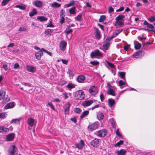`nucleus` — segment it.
<instances>
[{"instance_id":"27","label":"nucleus","mask_w":155,"mask_h":155,"mask_svg":"<svg viewBox=\"0 0 155 155\" xmlns=\"http://www.w3.org/2000/svg\"><path fill=\"white\" fill-rule=\"evenodd\" d=\"M116 21L115 23L119 26L120 27H122L124 25V20H116Z\"/></svg>"},{"instance_id":"52","label":"nucleus","mask_w":155,"mask_h":155,"mask_svg":"<svg viewBox=\"0 0 155 155\" xmlns=\"http://www.w3.org/2000/svg\"><path fill=\"white\" fill-rule=\"evenodd\" d=\"M65 13V11L63 9H62L61 10L60 12V17H65V15L64 14Z\"/></svg>"},{"instance_id":"5","label":"nucleus","mask_w":155,"mask_h":155,"mask_svg":"<svg viewBox=\"0 0 155 155\" xmlns=\"http://www.w3.org/2000/svg\"><path fill=\"white\" fill-rule=\"evenodd\" d=\"M96 132L97 133V135L100 137H105L107 135V133L106 129H105L99 130Z\"/></svg>"},{"instance_id":"44","label":"nucleus","mask_w":155,"mask_h":155,"mask_svg":"<svg viewBox=\"0 0 155 155\" xmlns=\"http://www.w3.org/2000/svg\"><path fill=\"white\" fill-rule=\"evenodd\" d=\"M74 111L77 114H79L81 112V110L79 108L76 107L74 109Z\"/></svg>"},{"instance_id":"62","label":"nucleus","mask_w":155,"mask_h":155,"mask_svg":"<svg viewBox=\"0 0 155 155\" xmlns=\"http://www.w3.org/2000/svg\"><path fill=\"white\" fill-rule=\"evenodd\" d=\"M27 30V29L25 28L24 27H21L19 30H18V31H26Z\"/></svg>"},{"instance_id":"39","label":"nucleus","mask_w":155,"mask_h":155,"mask_svg":"<svg viewBox=\"0 0 155 155\" xmlns=\"http://www.w3.org/2000/svg\"><path fill=\"white\" fill-rule=\"evenodd\" d=\"M90 64L93 66H97L99 64V62L97 60L94 61H91L90 62Z\"/></svg>"},{"instance_id":"11","label":"nucleus","mask_w":155,"mask_h":155,"mask_svg":"<svg viewBox=\"0 0 155 155\" xmlns=\"http://www.w3.org/2000/svg\"><path fill=\"white\" fill-rule=\"evenodd\" d=\"M86 79L85 76L83 75L78 76L77 78V81L78 82L80 83H83Z\"/></svg>"},{"instance_id":"36","label":"nucleus","mask_w":155,"mask_h":155,"mask_svg":"<svg viewBox=\"0 0 155 155\" xmlns=\"http://www.w3.org/2000/svg\"><path fill=\"white\" fill-rule=\"evenodd\" d=\"M119 76L121 78L123 79L124 80H125V73L124 72H119Z\"/></svg>"},{"instance_id":"31","label":"nucleus","mask_w":155,"mask_h":155,"mask_svg":"<svg viewBox=\"0 0 155 155\" xmlns=\"http://www.w3.org/2000/svg\"><path fill=\"white\" fill-rule=\"evenodd\" d=\"M95 86H91L89 89V91L90 94H92V95H94V94H92L93 93H95V90L94 88Z\"/></svg>"},{"instance_id":"17","label":"nucleus","mask_w":155,"mask_h":155,"mask_svg":"<svg viewBox=\"0 0 155 155\" xmlns=\"http://www.w3.org/2000/svg\"><path fill=\"white\" fill-rule=\"evenodd\" d=\"M28 123L29 126L32 127L35 124V120L32 118H29L28 119Z\"/></svg>"},{"instance_id":"32","label":"nucleus","mask_w":155,"mask_h":155,"mask_svg":"<svg viewBox=\"0 0 155 155\" xmlns=\"http://www.w3.org/2000/svg\"><path fill=\"white\" fill-rule=\"evenodd\" d=\"M82 15L81 13H80L76 17H75V19L78 21H81L82 20Z\"/></svg>"},{"instance_id":"50","label":"nucleus","mask_w":155,"mask_h":155,"mask_svg":"<svg viewBox=\"0 0 155 155\" xmlns=\"http://www.w3.org/2000/svg\"><path fill=\"white\" fill-rule=\"evenodd\" d=\"M20 120V119H13L11 122V123H14L15 124L17 123V122H19Z\"/></svg>"},{"instance_id":"12","label":"nucleus","mask_w":155,"mask_h":155,"mask_svg":"<svg viewBox=\"0 0 155 155\" xmlns=\"http://www.w3.org/2000/svg\"><path fill=\"white\" fill-rule=\"evenodd\" d=\"M43 55V51L42 50L37 52L35 53V56L37 59L39 60Z\"/></svg>"},{"instance_id":"13","label":"nucleus","mask_w":155,"mask_h":155,"mask_svg":"<svg viewBox=\"0 0 155 155\" xmlns=\"http://www.w3.org/2000/svg\"><path fill=\"white\" fill-rule=\"evenodd\" d=\"M110 40V38H108L106 39L105 43H104L103 45L104 48H108L110 47V43L109 41Z\"/></svg>"},{"instance_id":"2","label":"nucleus","mask_w":155,"mask_h":155,"mask_svg":"<svg viewBox=\"0 0 155 155\" xmlns=\"http://www.w3.org/2000/svg\"><path fill=\"white\" fill-rule=\"evenodd\" d=\"M17 147L15 145L11 146L8 149L9 155H17L18 153Z\"/></svg>"},{"instance_id":"15","label":"nucleus","mask_w":155,"mask_h":155,"mask_svg":"<svg viewBox=\"0 0 155 155\" xmlns=\"http://www.w3.org/2000/svg\"><path fill=\"white\" fill-rule=\"evenodd\" d=\"M9 131L8 128H5L4 126L0 127V133L5 134Z\"/></svg>"},{"instance_id":"9","label":"nucleus","mask_w":155,"mask_h":155,"mask_svg":"<svg viewBox=\"0 0 155 155\" xmlns=\"http://www.w3.org/2000/svg\"><path fill=\"white\" fill-rule=\"evenodd\" d=\"M84 145L83 140H81L78 143L75 144V147L79 149H82L83 148Z\"/></svg>"},{"instance_id":"63","label":"nucleus","mask_w":155,"mask_h":155,"mask_svg":"<svg viewBox=\"0 0 155 155\" xmlns=\"http://www.w3.org/2000/svg\"><path fill=\"white\" fill-rule=\"evenodd\" d=\"M64 17H61V18L59 22L61 24H63V23H64L65 22V18H64Z\"/></svg>"},{"instance_id":"57","label":"nucleus","mask_w":155,"mask_h":155,"mask_svg":"<svg viewBox=\"0 0 155 155\" xmlns=\"http://www.w3.org/2000/svg\"><path fill=\"white\" fill-rule=\"evenodd\" d=\"M70 120L72 121L73 122H74V123H76L77 122V118L75 117H74L72 118H71Z\"/></svg>"},{"instance_id":"21","label":"nucleus","mask_w":155,"mask_h":155,"mask_svg":"<svg viewBox=\"0 0 155 155\" xmlns=\"http://www.w3.org/2000/svg\"><path fill=\"white\" fill-rule=\"evenodd\" d=\"M107 93L108 94H109L113 96H115L116 95V93L114 89L110 88H108V90L107 91Z\"/></svg>"},{"instance_id":"61","label":"nucleus","mask_w":155,"mask_h":155,"mask_svg":"<svg viewBox=\"0 0 155 155\" xmlns=\"http://www.w3.org/2000/svg\"><path fill=\"white\" fill-rule=\"evenodd\" d=\"M22 84L23 85H25V86H28V87H31V85L30 83H22Z\"/></svg>"},{"instance_id":"16","label":"nucleus","mask_w":155,"mask_h":155,"mask_svg":"<svg viewBox=\"0 0 155 155\" xmlns=\"http://www.w3.org/2000/svg\"><path fill=\"white\" fill-rule=\"evenodd\" d=\"M94 31L96 33L95 35V37L97 38H100L101 37V32L96 27L94 28Z\"/></svg>"},{"instance_id":"28","label":"nucleus","mask_w":155,"mask_h":155,"mask_svg":"<svg viewBox=\"0 0 155 155\" xmlns=\"http://www.w3.org/2000/svg\"><path fill=\"white\" fill-rule=\"evenodd\" d=\"M37 19L41 21H46L48 20V18L44 16H39L37 17Z\"/></svg>"},{"instance_id":"19","label":"nucleus","mask_w":155,"mask_h":155,"mask_svg":"<svg viewBox=\"0 0 155 155\" xmlns=\"http://www.w3.org/2000/svg\"><path fill=\"white\" fill-rule=\"evenodd\" d=\"M43 5L42 2L40 1L36 0L34 2V5L38 8H41Z\"/></svg>"},{"instance_id":"45","label":"nucleus","mask_w":155,"mask_h":155,"mask_svg":"<svg viewBox=\"0 0 155 155\" xmlns=\"http://www.w3.org/2000/svg\"><path fill=\"white\" fill-rule=\"evenodd\" d=\"M11 0H3L2 2L1 5L2 6L6 5L8 2Z\"/></svg>"},{"instance_id":"54","label":"nucleus","mask_w":155,"mask_h":155,"mask_svg":"<svg viewBox=\"0 0 155 155\" xmlns=\"http://www.w3.org/2000/svg\"><path fill=\"white\" fill-rule=\"evenodd\" d=\"M116 134L119 137H122V135L119 131L118 129H117L116 132Z\"/></svg>"},{"instance_id":"40","label":"nucleus","mask_w":155,"mask_h":155,"mask_svg":"<svg viewBox=\"0 0 155 155\" xmlns=\"http://www.w3.org/2000/svg\"><path fill=\"white\" fill-rule=\"evenodd\" d=\"M15 7L18 8L21 10H25L26 9V6L25 5H17L15 6Z\"/></svg>"},{"instance_id":"3","label":"nucleus","mask_w":155,"mask_h":155,"mask_svg":"<svg viewBox=\"0 0 155 155\" xmlns=\"http://www.w3.org/2000/svg\"><path fill=\"white\" fill-rule=\"evenodd\" d=\"M90 56L91 58H97V57H102L103 55L99 50L97 49L91 52Z\"/></svg>"},{"instance_id":"60","label":"nucleus","mask_w":155,"mask_h":155,"mask_svg":"<svg viewBox=\"0 0 155 155\" xmlns=\"http://www.w3.org/2000/svg\"><path fill=\"white\" fill-rule=\"evenodd\" d=\"M114 11V9L112 8L111 6H109V11L108 12L109 13H110L112 12H113Z\"/></svg>"},{"instance_id":"6","label":"nucleus","mask_w":155,"mask_h":155,"mask_svg":"<svg viewBox=\"0 0 155 155\" xmlns=\"http://www.w3.org/2000/svg\"><path fill=\"white\" fill-rule=\"evenodd\" d=\"M144 52L141 50H140L134 53L133 54V56L135 58H141L143 56Z\"/></svg>"},{"instance_id":"43","label":"nucleus","mask_w":155,"mask_h":155,"mask_svg":"<svg viewBox=\"0 0 155 155\" xmlns=\"http://www.w3.org/2000/svg\"><path fill=\"white\" fill-rule=\"evenodd\" d=\"M75 87V85L71 83L68 84L67 86V87L68 89H72L74 88Z\"/></svg>"},{"instance_id":"18","label":"nucleus","mask_w":155,"mask_h":155,"mask_svg":"<svg viewBox=\"0 0 155 155\" xmlns=\"http://www.w3.org/2000/svg\"><path fill=\"white\" fill-rule=\"evenodd\" d=\"M14 102H12L7 104L5 107V109L11 108H13L15 106Z\"/></svg>"},{"instance_id":"8","label":"nucleus","mask_w":155,"mask_h":155,"mask_svg":"<svg viewBox=\"0 0 155 155\" xmlns=\"http://www.w3.org/2000/svg\"><path fill=\"white\" fill-rule=\"evenodd\" d=\"M93 101L92 100L85 101L82 102V105L84 107L91 105L93 103Z\"/></svg>"},{"instance_id":"48","label":"nucleus","mask_w":155,"mask_h":155,"mask_svg":"<svg viewBox=\"0 0 155 155\" xmlns=\"http://www.w3.org/2000/svg\"><path fill=\"white\" fill-rule=\"evenodd\" d=\"M141 45L140 43H136V44L135 45V48H140L141 47Z\"/></svg>"},{"instance_id":"20","label":"nucleus","mask_w":155,"mask_h":155,"mask_svg":"<svg viewBox=\"0 0 155 155\" xmlns=\"http://www.w3.org/2000/svg\"><path fill=\"white\" fill-rule=\"evenodd\" d=\"M147 27L149 29H150L151 30H149L145 28L144 29L146 31H152L153 32H154L155 33V29H154V27L153 25L149 23L148 24L147 26Z\"/></svg>"},{"instance_id":"14","label":"nucleus","mask_w":155,"mask_h":155,"mask_svg":"<svg viewBox=\"0 0 155 155\" xmlns=\"http://www.w3.org/2000/svg\"><path fill=\"white\" fill-rule=\"evenodd\" d=\"M26 69L28 71L32 72H35L36 70L35 67L31 65H28L26 66Z\"/></svg>"},{"instance_id":"38","label":"nucleus","mask_w":155,"mask_h":155,"mask_svg":"<svg viewBox=\"0 0 155 155\" xmlns=\"http://www.w3.org/2000/svg\"><path fill=\"white\" fill-rule=\"evenodd\" d=\"M124 142L122 140H120L117 143L114 145V146L115 147H120L121 145H123L124 143Z\"/></svg>"},{"instance_id":"56","label":"nucleus","mask_w":155,"mask_h":155,"mask_svg":"<svg viewBox=\"0 0 155 155\" xmlns=\"http://www.w3.org/2000/svg\"><path fill=\"white\" fill-rule=\"evenodd\" d=\"M5 113L3 112L1 113L0 114V118H5Z\"/></svg>"},{"instance_id":"22","label":"nucleus","mask_w":155,"mask_h":155,"mask_svg":"<svg viewBox=\"0 0 155 155\" xmlns=\"http://www.w3.org/2000/svg\"><path fill=\"white\" fill-rule=\"evenodd\" d=\"M70 106L69 103L65 105V107L64 109V113L65 114H68L69 112V108Z\"/></svg>"},{"instance_id":"29","label":"nucleus","mask_w":155,"mask_h":155,"mask_svg":"<svg viewBox=\"0 0 155 155\" xmlns=\"http://www.w3.org/2000/svg\"><path fill=\"white\" fill-rule=\"evenodd\" d=\"M89 114V110H85L84 111L82 114L80 115V118L82 119L84 118L87 115Z\"/></svg>"},{"instance_id":"1","label":"nucleus","mask_w":155,"mask_h":155,"mask_svg":"<svg viewBox=\"0 0 155 155\" xmlns=\"http://www.w3.org/2000/svg\"><path fill=\"white\" fill-rule=\"evenodd\" d=\"M84 92L82 90H79L77 91L75 93V97H77V99L78 100H82L85 97Z\"/></svg>"},{"instance_id":"59","label":"nucleus","mask_w":155,"mask_h":155,"mask_svg":"<svg viewBox=\"0 0 155 155\" xmlns=\"http://www.w3.org/2000/svg\"><path fill=\"white\" fill-rule=\"evenodd\" d=\"M72 32V29H70L69 30H66L65 31V33H66L67 35L71 33Z\"/></svg>"},{"instance_id":"33","label":"nucleus","mask_w":155,"mask_h":155,"mask_svg":"<svg viewBox=\"0 0 155 155\" xmlns=\"http://www.w3.org/2000/svg\"><path fill=\"white\" fill-rule=\"evenodd\" d=\"M37 14V12L35 8H34L32 11L29 13V15L31 17H32L35 15Z\"/></svg>"},{"instance_id":"4","label":"nucleus","mask_w":155,"mask_h":155,"mask_svg":"<svg viewBox=\"0 0 155 155\" xmlns=\"http://www.w3.org/2000/svg\"><path fill=\"white\" fill-rule=\"evenodd\" d=\"M98 127L97 123L94 122L92 124H90L87 127V129L89 130L93 131L97 129Z\"/></svg>"},{"instance_id":"23","label":"nucleus","mask_w":155,"mask_h":155,"mask_svg":"<svg viewBox=\"0 0 155 155\" xmlns=\"http://www.w3.org/2000/svg\"><path fill=\"white\" fill-rule=\"evenodd\" d=\"M115 100L112 98H109L108 100V105L110 107H112L115 104Z\"/></svg>"},{"instance_id":"46","label":"nucleus","mask_w":155,"mask_h":155,"mask_svg":"<svg viewBox=\"0 0 155 155\" xmlns=\"http://www.w3.org/2000/svg\"><path fill=\"white\" fill-rule=\"evenodd\" d=\"M106 63L107 65L111 68H114V65L112 63L109 62L108 61H106Z\"/></svg>"},{"instance_id":"10","label":"nucleus","mask_w":155,"mask_h":155,"mask_svg":"<svg viewBox=\"0 0 155 155\" xmlns=\"http://www.w3.org/2000/svg\"><path fill=\"white\" fill-rule=\"evenodd\" d=\"M15 137V134L14 133H11L8 135L6 137V139L8 141L13 140Z\"/></svg>"},{"instance_id":"24","label":"nucleus","mask_w":155,"mask_h":155,"mask_svg":"<svg viewBox=\"0 0 155 155\" xmlns=\"http://www.w3.org/2000/svg\"><path fill=\"white\" fill-rule=\"evenodd\" d=\"M116 152L117 155H125L127 153V151L123 149L117 150Z\"/></svg>"},{"instance_id":"51","label":"nucleus","mask_w":155,"mask_h":155,"mask_svg":"<svg viewBox=\"0 0 155 155\" xmlns=\"http://www.w3.org/2000/svg\"><path fill=\"white\" fill-rule=\"evenodd\" d=\"M52 30L51 29H47L45 31V34L46 35H49L51 34L52 32Z\"/></svg>"},{"instance_id":"49","label":"nucleus","mask_w":155,"mask_h":155,"mask_svg":"<svg viewBox=\"0 0 155 155\" xmlns=\"http://www.w3.org/2000/svg\"><path fill=\"white\" fill-rule=\"evenodd\" d=\"M148 20L151 22H154L155 21V17L154 16H151L148 19Z\"/></svg>"},{"instance_id":"25","label":"nucleus","mask_w":155,"mask_h":155,"mask_svg":"<svg viewBox=\"0 0 155 155\" xmlns=\"http://www.w3.org/2000/svg\"><path fill=\"white\" fill-rule=\"evenodd\" d=\"M67 42L64 41H61L60 42V47L61 48H65L67 45Z\"/></svg>"},{"instance_id":"35","label":"nucleus","mask_w":155,"mask_h":155,"mask_svg":"<svg viewBox=\"0 0 155 155\" xmlns=\"http://www.w3.org/2000/svg\"><path fill=\"white\" fill-rule=\"evenodd\" d=\"M75 7H74L69 9V12L70 14L74 15L76 14Z\"/></svg>"},{"instance_id":"53","label":"nucleus","mask_w":155,"mask_h":155,"mask_svg":"<svg viewBox=\"0 0 155 155\" xmlns=\"http://www.w3.org/2000/svg\"><path fill=\"white\" fill-rule=\"evenodd\" d=\"M125 82L124 81L122 80H120L119 81V86H121L122 85H125Z\"/></svg>"},{"instance_id":"41","label":"nucleus","mask_w":155,"mask_h":155,"mask_svg":"<svg viewBox=\"0 0 155 155\" xmlns=\"http://www.w3.org/2000/svg\"><path fill=\"white\" fill-rule=\"evenodd\" d=\"M106 19V16L104 15H102L100 16V18L99 20V22H103Z\"/></svg>"},{"instance_id":"37","label":"nucleus","mask_w":155,"mask_h":155,"mask_svg":"<svg viewBox=\"0 0 155 155\" xmlns=\"http://www.w3.org/2000/svg\"><path fill=\"white\" fill-rule=\"evenodd\" d=\"M5 92L3 91H0V100L2 99L5 97Z\"/></svg>"},{"instance_id":"26","label":"nucleus","mask_w":155,"mask_h":155,"mask_svg":"<svg viewBox=\"0 0 155 155\" xmlns=\"http://www.w3.org/2000/svg\"><path fill=\"white\" fill-rule=\"evenodd\" d=\"M61 4L56 2H54L51 4V7L53 8H56L60 7Z\"/></svg>"},{"instance_id":"7","label":"nucleus","mask_w":155,"mask_h":155,"mask_svg":"<svg viewBox=\"0 0 155 155\" xmlns=\"http://www.w3.org/2000/svg\"><path fill=\"white\" fill-rule=\"evenodd\" d=\"M99 143V140L95 138L93 140L90 142L91 145L94 147H97L98 146V144Z\"/></svg>"},{"instance_id":"30","label":"nucleus","mask_w":155,"mask_h":155,"mask_svg":"<svg viewBox=\"0 0 155 155\" xmlns=\"http://www.w3.org/2000/svg\"><path fill=\"white\" fill-rule=\"evenodd\" d=\"M97 119L99 120H102L104 117V115L102 113L99 112L97 114Z\"/></svg>"},{"instance_id":"42","label":"nucleus","mask_w":155,"mask_h":155,"mask_svg":"<svg viewBox=\"0 0 155 155\" xmlns=\"http://www.w3.org/2000/svg\"><path fill=\"white\" fill-rule=\"evenodd\" d=\"M75 4V1L72 0L71 1L70 3L66 5L67 7H69L71 6H72L74 5Z\"/></svg>"},{"instance_id":"47","label":"nucleus","mask_w":155,"mask_h":155,"mask_svg":"<svg viewBox=\"0 0 155 155\" xmlns=\"http://www.w3.org/2000/svg\"><path fill=\"white\" fill-rule=\"evenodd\" d=\"M119 34L116 31L113 34L112 36L110 37V40H111L113 38L115 37L117 35Z\"/></svg>"},{"instance_id":"58","label":"nucleus","mask_w":155,"mask_h":155,"mask_svg":"<svg viewBox=\"0 0 155 155\" xmlns=\"http://www.w3.org/2000/svg\"><path fill=\"white\" fill-rule=\"evenodd\" d=\"M48 105H49L51 107V108L53 110H55V108H54V107L53 105V104L51 102H49L48 104Z\"/></svg>"},{"instance_id":"64","label":"nucleus","mask_w":155,"mask_h":155,"mask_svg":"<svg viewBox=\"0 0 155 155\" xmlns=\"http://www.w3.org/2000/svg\"><path fill=\"white\" fill-rule=\"evenodd\" d=\"M100 98L101 101H103L104 100V97L102 93L100 95Z\"/></svg>"},{"instance_id":"34","label":"nucleus","mask_w":155,"mask_h":155,"mask_svg":"<svg viewBox=\"0 0 155 155\" xmlns=\"http://www.w3.org/2000/svg\"><path fill=\"white\" fill-rule=\"evenodd\" d=\"M125 17V15H118L115 18V20H124L123 19Z\"/></svg>"},{"instance_id":"55","label":"nucleus","mask_w":155,"mask_h":155,"mask_svg":"<svg viewBox=\"0 0 155 155\" xmlns=\"http://www.w3.org/2000/svg\"><path fill=\"white\" fill-rule=\"evenodd\" d=\"M40 50L41 49L43 51H44V52L47 53L50 56H52V54L49 51H48L47 50H46L45 49H40Z\"/></svg>"}]
</instances>
